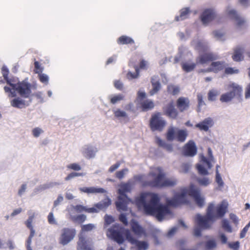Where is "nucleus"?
<instances>
[{"instance_id":"38","label":"nucleus","mask_w":250,"mask_h":250,"mask_svg":"<svg viewBox=\"0 0 250 250\" xmlns=\"http://www.w3.org/2000/svg\"><path fill=\"white\" fill-rule=\"evenodd\" d=\"M214 37L218 41H226L225 32L222 30H215L213 32Z\"/></svg>"},{"instance_id":"10","label":"nucleus","mask_w":250,"mask_h":250,"mask_svg":"<svg viewBox=\"0 0 250 250\" xmlns=\"http://www.w3.org/2000/svg\"><path fill=\"white\" fill-rule=\"evenodd\" d=\"M135 186V182L133 180H128L126 183H121L118 186L117 192L119 194V199L123 198L129 199L126 196V193L130 192Z\"/></svg>"},{"instance_id":"8","label":"nucleus","mask_w":250,"mask_h":250,"mask_svg":"<svg viewBox=\"0 0 250 250\" xmlns=\"http://www.w3.org/2000/svg\"><path fill=\"white\" fill-rule=\"evenodd\" d=\"M187 136L188 133L186 130L172 127L168 130L167 138L168 141H171L176 138L178 141L183 142L186 140Z\"/></svg>"},{"instance_id":"41","label":"nucleus","mask_w":250,"mask_h":250,"mask_svg":"<svg viewBox=\"0 0 250 250\" xmlns=\"http://www.w3.org/2000/svg\"><path fill=\"white\" fill-rule=\"evenodd\" d=\"M143 110L146 111L152 109L154 106L153 101L151 100H146L143 101L142 104Z\"/></svg>"},{"instance_id":"25","label":"nucleus","mask_w":250,"mask_h":250,"mask_svg":"<svg viewBox=\"0 0 250 250\" xmlns=\"http://www.w3.org/2000/svg\"><path fill=\"white\" fill-rule=\"evenodd\" d=\"M190 55V53L188 52L187 49L184 47H180L179 49L178 54L175 57L173 61L171 60V58H170L169 61L173 62V63H177L180 60L184 59L186 58V56Z\"/></svg>"},{"instance_id":"43","label":"nucleus","mask_w":250,"mask_h":250,"mask_svg":"<svg viewBox=\"0 0 250 250\" xmlns=\"http://www.w3.org/2000/svg\"><path fill=\"white\" fill-rule=\"evenodd\" d=\"M167 91L168 93L175 95L179 93L180 88L178 85L169 84L167 86Z\"/></svg>"},{"instance_id":"56","label":"nucleus","mask_w":250,"mask_h":250,"mask_svg":"<svg viewBox=\"0 0 250 250\" xmlns=\"http://www.w3.org/2000/svg\"><path fill=\"white\" fill-rule=\"evenodd\" d=\"M44 132L43 130L40 127H35L32 130V134L35 138L39 137L41 134Z\"/></svg>"},{"instance_id":"30","label":"nucleus","mask_w":250,"mask_h":250,"mask_svg":"<svg viewBox=\"0 0 250 250\" xmlns=\"http://www.w3.org/2000/svg\"><path fill=\"white\" fill-rule=\"evenodd\" d=\"M131 225L132 231L136 235L140 236L144 233L145 231L143 228L137 222L133 220L131 222Z\"/></svg>"},{"instance_id":"59","label":"nucleus","mask_w":250,"mask_h":250,"mask_svg":"<svg viewBox=\"0 0 250 250\" xmlns=\"http://www.w3.org/2000/svg\"><path fill=\"white\" fill-rule=\"evenodd\" d=\"M67 168L76 171L80 170L82 168L80 165L77 163L70 164L67 166Z\"/></svg>"},{"instance_id":"49","label":"nucleus","mask_w":250,"mask_h":250,"mask_svg":"<svg viewBox=\"0 0 250 250\" xmlns=\"http://www.w3.org/2000/svg\"><path fill=\"white\" fill-rule=\"evenodd\" d=\"M71 219L79 223L83 222L86 219V216L84 214L72 216L71 215Z\"/></svg>"},{"instance_id":"3","label":"nucleus","mask_w":250,"mask_h":250,"mask_svg":"<svg viewBox=\"0 0 250 250\" xmlns=\"http://www.w3.org/2000/svg\"><path fill=\"white\" fill-rule=\"evenodd\" d=\"M108 237L113 239L119 244H122L124 242L123 236L130 243L135 244L139 250H146L148 248V244L145 241H138L131 235L129 230L125 229L119 225H114L108 229L106 231Z\"/></svg>"},{"instance_id":"51","label":"nucleus","mask_w":250,"mask_h":250,"mask_svg":"<svg viewBox=\"0 0 250 250\" xmlns=\"http://www.w3.org/2000/svg\"><path fill=\"white\" fill-rule=\"evenodd\" d=\"M118 42L122 44L131 43L133 42V41L130 38L125 36H122L118 39Z\"/></svg>"},{"instance_id":"20","label":"nucleus","mask_w":250,"mask_h":250,"mask_svg":"<svg viewBox=\"0 0 250 250\" xmlns=\"http://www.w3.org/2000/svg\"><path fill=\"white\" fill-rule=\"evenodd\" d=\"M31 101L30 99L26 101L18 97L14 99L11 101V105L14 107L22 108L28 106Z\"/></svg>"},{"instance_id":"28","label":"nucleus","mask_w":250,"mask_h":250,"mask_svg":"<svg viewBox=\"0 0 250 250\" xmlns=\"http://www.w3.org/2000/svg\"><path fill=\"white\" fill-rule=\"evenodd\" d=\"M196 63L191 61H185L182 63L183 70L186 72H189L194 70L196 67Z\"/></svg>"},{"instance_id":"31","label":"nucleus","mask_w":250,"mask_h":250,"mask_svg":"<svg viewBox=\"0 0 250 250\" xmlns=\"http://www.w3.org/2000/svg\"><path fill=\"white\" fill-rule=\"evenodd\" d=\"M225 66L226 63L223 61L213 62L210 65V68L212 69V71L215 73L222 70L225 67Z\"/></svg>"},{"instance_id":"27","label":"nucleus","mask_w":250,"mask_h":250,"mask_svg":"<svg viewBox=\"0 0 250 250\" xmlns=\"http://www.w3.org/2000/svg\"><path fill=\"white\" fill-rule=\"evenodd\" d=\"M192 45L197 50H207L208 48V44L203 41H193Z\"/></svg>"},{"instance_id":"45","label":"nucleus","mask_w":250,"mask_h":250,"mask_svg":"<svg viewBox=\"0 0 250 250\" xmlns=\"http://www.w3.org/2000/svg\"><path fill=\"white\" fill-rule=\"evenodd\" d=\"M135 72L133 73L131 71H128L126 75L128 79L131 80L133 79H137L139 77V69L137 66H134Z\"/></svg>"},{"instance_id":"13","label":"nucleus","mask_w":250,"mask_h":250,"mask_svg":"<svg viewBox=\"0 0 250 250\" xmlns=\"http://www.w3.org/2000/svg\"><path fill=\"white\" fill-rule=\"evenodd\" d=\"M227 89L234 98L241 99L242 95L243 87L239 84L231 82L227 85Z\"/></svg>"},{"instance_id":"60","label":"nucleus","mask_w":250,"mask_h":250,"mask_svg":"<svg viewBox=\"0 0 250 250\" xmlns=\"http://www.w3.org/2000/svg\"><path fill=\"white\" fill-rule=\"evenodd\" d=\"M39 77L41 82L44 83L45 84H48L49 78L47 75L43 73H39Z\"/></svg>"},{"instance_id":"44","label":"nucleus","mask_w":250,"mask_h":250,"mask_svg":"<svg viewBox=\"0 0 250 250\" xmlns=\"http://www.w3.org/2000/svg\"><path fill=\"white\" fill-rule=\"evenodd\" d=\"M114 114L115 117L119 119H125L127 118V113L123 110L117 109L114 110Z\"/></svg>"},{"instance_id":"2","label":"nucleus","mask_w":250,"mask_h":250,"mask_svg":"<svg viewBox=\"0 0 250 250\" xmlns=\"http://www.w3.org/2000/svg\"><path fill=\"white\" fill-rule=\"evenodd\" d=\"M229 203L226 200H223L217 206L215 202L208 204L206 214H196L194 217L196 226L194 227L193 234L195 236H200L203 229H210L213 224L218 219L224 216L228 212Z\"/></svg>"},{"instance_id":"21","label":"nucleus","mask_w":250,"mask_h":250,"mask_svg":"<svg viewBox=\"0 0 250 250\" xmlns=\"http://www.w3.org/2000/svg\"><path fill=\"white\" fill-rule=\"evenodd\" d=\"M151 83L152 88L150 91L149 93L150 95L152 96L157 93L161 88L159 76L157 75L152 76L151 79Z\"/></svg>"},{"instance_id":"63","label":"nucleus","mask_w":250,"mask_h":250,"mask_svg":"<svg viewBox=\"0 0 250 250\" xmlns=\"http://www.w3.org/2000/svg\"><path fill=\"white\" fill-rule=\"evenodd\" d=\"M83 174L82 173H76V172H72L68 174L65 178V180L66 181H68L75 177L77 176H83Z\"/></svg>"},{"instance_id":"50","label":"nucleus","mask_w":250,"mask_h":250,"mask_svg":"<svg viewBox=\"0 0 250 250\" xmlns=\"http://www.w3.org/2000/svg\"><path fill=\"white\" fill-rule=\"evenodd\" d=\"M95 228L96 226L94 224H88L87 225H83L82 226V229L80 233L84 234V232L91 231Z\"/></svg>"},{"instance_id":"1","label":"nucleus","mask_w":250,"mask_h":250,"mask_svg":"<svg viewBox=\"0 0 250 250\" xmlns=\"http://www.w3.org/2000/svg\"><path fill=\"white\" fill-rule=\"evenodd\" d=\"M192 197L199 207L205 204V197L202 195L200 189L193 184L188 188H183L175 193L171 199L167 198V205L160 203L158 194L151 192L142 193L137 200L139 207L143 208L145 214L154 216L158 221L161 222L167 219L171 212L168 206L176 207L187 204L189 197Z\"/></svg>"},{"instance_id":"9","label":"nucleus","mask_w":250,"mask_h":250,"mask_svg":"<svg viewBox=\"0 0 250 250\" xmlns=\"http://www.w3.org/2000/svg\"><path fill=\"white\" fill-rule=\"evenodd\" d=\"M150 127L152 131H162L166 125V122L161 116V113L157 112L152 115L150 120Z\"/></svg>"},{"instance_id":"7","label":"nucleus","mask_w":250,"mask_h":250,"mask_svg":"<svg viewBox=\"0 0 250 250\" xmlns=\"http://www.w3.org/2000/svg\"><path fill=\"white\" fill-rule=\"evenodd\" d=\"M76 235V230L73 228H63L61 230L59 237V243L62 246L67 245L71 242Z\"/></svg>"},{"instance_id":"62","label":"nucleus","mask_w":250,"mask_h":250,"mask_svg":"<svg viewBox=\"0 0 250 250\" xmlns=\"http://www.w3.org/2000/svg\"><path fill=\"white\" fill-rule=\"evenodd\" d=\"M239 70L236 68L228 67L225 69V73L228 74H238Z\"/></svg>"},{"instance_id":"53","label":"nucleus","mask_w":250,"mask_h":250,"mask_svg":"<svg viewBox=\"0 0 250 250\" xmlns=\"http://www.w3.org/2000/svg\"><path fill=\"white\" fill-rule=\"evenodd\" d=\"M128 172V169L127 168H124L120 171L116 172L115 176L119 179H122L124 178L125 176Z\"/></svg>"},{"instance_id":"24","label":"nucleus","mask_w":250,"mask_h":250,"mask_svg":"<svg viewBox=\"0 0 250 250\" xmlns=\"http://www.w3.org/2000/svg\"><path fill=\"white\" fill-rule=\"evenodd\" d=\"M189 100L187 98L180 97L177 101V106L181 112L187 110L189 107Z\"/></svg>"},{"instance_id":"46","label":"nucleus","mask_w":250,"mask_h":250,"mask_svg":"<svg viewBox=\"0 0 250 250\" xmlns=\"http://www.w3.org/2000/svg\"><path fill=\"white\" fill-rule=\"evenodd\" d=\"M125 96L123 94H119L110 97V102L113 104H115L124 99Z\"/></svg>"},{"instance_id":"22","label":"nucleus","mask_w":250,"mask_h":250,"mask_svg":"<svg viewBox=\"0 0 250 250\" xmlns=\"http://www.w3.org/2000/svg\"><path fill=\"white\" fill-rule=\"evenodd\" d=\"M79 190L83 192L88 194L104 193L106 192V191L103 188L94 187L80 188Z\"/></svg>"},{"instance_id":"58","label":"nucleus","mask_w":250,"mask_h":250,"mask_svg":"<svg viewBox=\"0 0 250 250\" xmlns=\"http://www.w3.org/2000/svg\"><path fill=\"white\" fill-rule=\"evenodd\" d=\"M47 219L49 223L51 225H57V221L55 219L54 214L52 212L49 213L47 216Z\"/></svg>"},{"instance_id":"57","label":"nucleus","mask_w":250,"mask_h":250,"mask_svg":"<svg viewBox=\"0 0 250 250\" xmlns=\"http://www.w3.org/2000/svg\"><path fill=\"white\" fill-rule=\"evenodd\" d=\"M219 94V92L216 90H211L209 91L208 94V99L210 101H214L216 97Z\"/></svg>"},{"instance_id":"37","label":"nucleus","mask_w":250,"mask_h":250,"mask_svg":"<svg viewBox=\"0 0 250 250\" xmlns=\"http://www.w3.org/2000/svg\"><path fill=\"white\" fill-rule=\"evenodd\" d=\"M221 227L222 229L227 232L231 233L233 229L229 221L227 219H223L221 221Z\"/></svg>"},{"instance_id":"47","label":"nucleus","mask_w":250,"mask_h":250,"mask_svg":"<svg viewBox=\"0 0 250 250\" xmlns=\"http://www.w3.org/2000/svg\"><path fill=\"white\" fill-rule=\"evenodd\" d=\"M217 247V243L214 239L209 240L206 243V248L208 250H213Z\"/></svg>"},{"instance_id":"26","label":"nucleus","mask_w":250,"mask_h":250,"mask_svg":"<svg viewBox=\"0 0 250 250\" xmlns=\"http://www.w3.org/2000/svg\"><path fill=\"white\" fill-rule=\"evenodd\" d=\"M225 13L227 16L232 20H234L240 15L233 6L229 4L226 7Z\"/></svg>"},{"instance_id":"11","label":"nucleus","mask_w":250,"mask_h":250,"mask_svg":"<svg viewBox=\"0 0 250 250\" xmlns=\"http://www.w3.org/2000/svg\"><path fill=\"white\" fill-rule=\"evenodd\" d=\"M12 89L18 91L19 94L24 98H28L31 94V85L26 82H22L18 84L10 83Z\"/></svg>"},{"instance_id":"19","label":"nucleus","mask_w":250,"mask_h":250,"mask_svg":"<svg viewBox=\"0 0 250 250\" xmlns=\"http://www.w3.org/2000/svg\"><path fill=\"white\" fill-rule=\"evenodd\" d=\"M184 155L188 156H193L197 153V147L195 144L192 141H189L184 146L183 149Z\"/></svg>"},{"instance_id":"39","label":"nucleus","mask_w":250,"mask_h":250,"mask_svg":"<svg viewBox=\"0 0 250 250\" xmlns=\"http://www.w3.org/2000/svg\"><path fill=\"white\" fill-rule=\"evenodd\" d=\"M61 183L56 182H50L41 185L36 189L42 191L49 188H52L54 186H58Z\"/></svg>"},{"instance_id":"14","label":"nucleus","mask_w":250,"mask_h":250,"mask_svg":"<svg viewBox=\"0 0 250 250\" xmlns=\"http://www.w3.org/2000/svg\"><path fill=\"white\" fill-rule=\"evenodd\" d=\"M245 52V46L244 45H238L233 49L232 59L234 62H240L244 60V54Z\"/></svg>"},{"instance_id":"48","label":"nucleus","mask_w":250,"mask_h":250,"mask_svg":"<svg viewBox=\"0 0 250 250\" xmlns=\"http://www.w3.org/2000/svg\"><path fill=\"white\" fill-rule=\"evenodd\" d=\"M215 182L217 184V189L219 190H222L224 186V182L222 179L221 175L215 176Z\"/></svg>"},{"instance_id":"40","label":"nucleus","mask_w":250,"mask_h":250,"mask_svg":"<svg viewBox=\"0 0 250 250\" xmlns=\"http://www.w3.org/2000/svg\"><path fill=\"white\" fill-rule=\"evenodd\" d=\"M189 13L190 11L188 8L182 9L181 11L180 16H177L175 18V20L176 21H179L186 19L188 18Z\"/></svg>"},{"instance_id":"33","label":"nucleus","mask_w":250,"mask_h":250,"mask_svg":"<svg viewBox=\"0 0 250 250\" xmlns=\"http://www.w3.org/2000/svg\"><path fill=\"white\" fill-rule=\"evenodd\" d=\"M178 180L174 177L165 178L164 177L162 188L173 187L177 185Z\"/></svg>"},{"instance_id":"34","label":"nucleus","mask_w":250,"mask_h":250,"mask_svg":"<svg viewBox=\"0 0 250 250\" xmlns=\"http://www.w3.org/2000/svg\"><path fill=\"white\" fill-rule=\"evenodd\" d=\"M196 181L199 185L203 187H207L212 182L211 179L208 177H199L197 178Z\"/></svg>"},{"instance_id":"5","label":"nucleus","mask_w":250,"mask_h":250,"mask_svg":"<svg viewBox=\"0 0 250 250\" xmlns=\"http://www.w3.org/2000/svg\"><path fill=\"white\" fill-rule=\"evenodd\" d=\"M208 158H207L202 154L200 155V160L199 163L196 165V168L198 173L202 175H208L209 172L208 169L204 167V165H206L208 169H211L212 167V163L215 162V159L213 156L212 150L210 148L208 149Z\"/></svg>"},{"instance_id":"17","label":"nucleus","mask_w":250,"mask_h":250,"mask_svg":"<svg viewBox=\"0 0 250 250\" xmlns=\"http://www.w3.org/2000/svg\"><path fill=\"white\" fill-rule=\"evenodd\" d=\"M213 119L211 117H208L197 124L195 127L198 128L201 131L207 132L210 128L213 126Z\"/></svg>"},{"instance_id":"4","label":"nucleus","mask_w":250,"mask_h":250,"mask_svg":"<svg viewBox=\"0 0 250 250\" xmlns=\"http://www.w3.org/2000/svg\"><path fill=\"white\" fill-rule=\"evenodd\" d=\"M165 177V174L160 167L153 168L151 169L144 184L152 187L162 188Z\"/></svg>"},{"instance_id":"54","label":"nucleus","mask_w":250,"mask_h":250,"mask_svg":"<svg viewBox=\"0 0 250 250\" xmlns=\"http://www.w3.org/2000/svg\"><path fill=\"white\" fill-rule=\"evenodd\" d=\"M228 247L232 250H239L240 248V243L239 241L229 242L227 244Z\"/></svg>"},{"instance_id":"61","label":"nucleus","mask_w":250,"mask_h":250,"mask_svg":"<svg viewBox=\"0 0 250 250\" xmlns=\"http://www.w3.org/2000/svg\"><path fill=\"white\" fill-rule=\"evenodd\" d=\"M229 219L235 225L237 226L239 223V218L236 215L233 213H230L229 215Z\"/></svg>"},{"instance_id":"16","label":"nucleus","mask_w":250,"mask_h":250,"mask_svg":"<svg viewBox=\"0 0 250 250\" xmlns=\"http://www.w3.org/2000/svg\"><path fill=\"white\" fill-rule=\"evenodd\" d=\"M217 59V56L216 55L211 52H208L199 56L196 59V63L205 64Z\"/></svg>"},{"instance_id":"23","label":"nucleus","mask_w":250,"mask_h":250,"mask_svg":"<svg viewBox=\"0 0 250 250\" xmlns=\"http://www.w3.org/2000/svg\"><path fill=\"white\" fill-rule=\"evenodd\" d=\"M96 150L93 147L89 146H84L82 147L81 152L84 157L87 159L94 157Z\"/></svg>"},{"instance_id":"35","label":"nucleus","mask_w":250,"mask_h":250,"mask_svg":"<svg viewBox=\"0 0 250 250\" xmlns=\"http://www.w3.org/2000/svg\"><path fill=\"white\" fill-rule=\"evenodd\" d=\"M127 200L126 198H123L122 200L119 199V201L116 202V206L118 210L120 211H126L130 212V210L128 209L125 201H126ZM128 201H130L129 199Z\"/></svg>"},{"instance_id":"6","label":"nucleus","mask_w":250,"mask_h":250,"mask_svg":"<svg viewBox=\"0 0 250 250\" xmlns=\"http://www.w3.org/2000/svg\"><path fill=\"white\" fill-rule=\"evenodd\" d=\"M110 204V200L109 198H106L95 204L94 206L92 208H87L82 205H77L76 206H73L72 208L74 209L79 212L85 211L88 213H97L101 210L105 209Z\"/></svg>"},{"instance_id":"55","label":"nucleus","mask_w":250,"mask_h":250,"mask_svg":"<svg viewBox=\"0 0 250 250\" xmlns=\"http://www.w3.org/2000/svg\"><path fill=\"white\" fill-rule=\"evenodd\" d=\"M29 215L28 219L25 222V224L28 229H31L33 228L32 224L35 217V213L29 214Z\"/></svg>"},{"instance_id":"15","label":"nucleus","mask_w":250,"mask_h":250,"mask_svg":"<svg viewBox=\"0 0 250 250\" xmlns=\"http://www.w3.org/2000/svg\"><path fill=\"white\" fill-rule=\"evenodd\" d=\"M164 114L171 119H175L178 115V112L175 108L172 101L169 102L163 107Z\"/></svg>"},{"instance_id":"32","label":"nucleus","mask_w":250,"mask_h":250,"mask_svg":"<svg viewBox=\"0 0 250 250\" xmlns=\"http://www.w3.org/2000/svg\"><path fill=\"white\" fill-rule=\"evenodd\" d=\"M155 142L159 146L166 149L167 151L172 152L173 151L172 146L171 144L166 143L159 137H155Z\"/></svg>"},{"instance_id":"42","label":"nucleus","mask_w":250,"mask_h":250,"mask_svg":"<svg viewBox=\"0 0 250 250\" xmlns=\"http://www.w3.org/2000/svg\"><path fill=\"white\" fill-rule=\"evenodd\" d=\"M234 97L232 96V94L229 91L225 93L222 94L220 98V101L222 103H229L231 102Z\"/></svg>"},{"instance_id":"18","label":"nucleus","mask_w":250,"mask_h":250,"mask_svg":"<svg viewBox=\"0 0 250 250\" xmlns=\"http://www.w3.org/2000/svg\"><path fill=\"white\" fill-rule=\"evenodd\" d=\"M201 17L203 23L206 25L215 19L216 12L213 9H207L203 12Z\"/></svg>"},{"instance_id":"52","label":"nucleus","mask_w":250,"mask_h":250,"mask_svg":"<svg viewBox=\"0 0 250 250\" xmlns=\"http://www.w3.org/2000/svg\"><path fill=\"white\" fill-rule=\"evenodd\" d=\"M218 238L222 244H227L229 243L228 242V237L227 235L222 231H219L218 234Z\"/></svg>"},{"instance_id":"36","label":"nucleus","mask_w":250,"mask_h":250,"mask_svg":"<svg viewBox=\"0 0 250 250\" xmlns=\"http://www.w3.org/2000/svg\"><path fill=\"white\" fill-rule=\"evenodd\" d=\"M127 200L126 198H123L122 200L119 199V201L116 202V206L118 210L120 211H126L130 212V210L128 209L125 201H126ZM128 201H130L129 199Z\"/></svg>"},{"instance_id":"12","label":"nucleus","mask_w":250,"mask_h":250,"mask_svg":"<svg viewBox=\"0 0 250 250\" xmlns=\"http://www.w3.org/2000/svg\"><path fill=\"white\" fill-rule=\"evenodd\" d=\"M77 249L78 250H94L93 242L91 238H86L84 234L80 233Z\"/></svg>"},{"instance_id":"29","label":"nucleus","mask_w":250,"mask_h":250,"mask_svg":"<svg viewBox=\"0 0 250 250\" xmlns=\"http://www.w3.org/2000/svg\"><path fill=\"white\" fill-rule=\"evenodd\" d=\"M233 21L235 27L238 30L243 29L246 26V20L240 15L234 19Z\"/></svg>"},{"instance_id":"64","label":"nucleus","mask_w":250,"mask_h":250,"mask_svg":"<svg viewBox=\"0 0 250 250\" xmlns=\"http://www.w3.org/2000/svg\"><path fill=\"white\" fill-rule=\"evenodd\" d=\"M244 95L245 99L248 100L250 98V83L245 87Z\"/></svg>"}]
</instances>
